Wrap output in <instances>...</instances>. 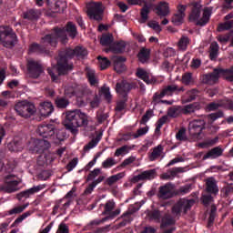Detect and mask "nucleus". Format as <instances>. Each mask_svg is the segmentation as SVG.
I'll return each mask as SVG.
<instances>
[{
	"mask_svg": "<svg viewBox=\"0 0 233 233\" xmlns=\"http://www.w3.org/2000/svg\"><path fill=\"white\" fill-rule=\"evenodd\" d=\"M88 56L86 48L77 46L74 49L66 48L60 50L57 59V71L59 76H65L68 71L74 68L70 59L77 57L78 59H85Z\"/></svg>",
	"mask_w": 233,
	"mask_h": 233,
	"instance_id": "1",
	"label": "nucleus"
},
{
	"mask_svg": "<svg viewBox=\"0 0 233 233\" xmlns=\"http://www.w3.org/2000/svg\"><path fill=\"white\" fill-rule=\"evenodd\" d=\"M63 124L66 130H69L73 136H76L79 132V130H77L79 127H86L88 125V117L85 113H81V111L77 109L67 111Z\"/></svg>",
	"mask_w": 233,
	"mask_h": 233,
	"instance_id": "2",
	"label": "nucleus"
},
{
	"mask_svg": "<svg viewBox=\"0 0 233 233\" xmlns=\"http://www.w3.org/2000/svg\"><path fill=\"white\" fill-rule=\"evenodd\" d=\"M50 46L53 48L57 46L56 37L52 35V33H49L42 37L40 44H31L29 46V54L50 56Z\"/></svg>",
	"mask_w": 233,
	"mask_h": 233,
	"instance_id": "3",
	"label": "nucleus"
},
{
	"mask_svg": "<svg viewBox=\"0 0 233 233\" xmlns=\"http://www.w3.org/2000/svg\"><path fill=\"white\" fill-rule=\"evenodd\" d=\"M71 39H75L76 35H77V27L72 22H68L65 27H54L51 31V35L56 40V45L60 39L61 43H66L68 41V36Z\"/></svg>",
	"mask_w": 233,
	"mask_h": 233,
	"instance_id": "4",
	"label": "nucleus"
},
{
	"mask_svg": "<svg viewBox=\"0 0 233 233\" xmlns=\"http://www.w3.org/2000/svg\"><path fill=\"white\" fill-rule=\"evenodd\" d=\"M212 15V10L209 8H205L203 15L201 17V5L195 3L192 5L191 13L189 15V21H197V26H207L210 21V16ZM199 17H201L199 19Z\"/></svg>",
	"mask_w": 233,
	"mask_h": 233,
	"instance_id": "5",
	"label": "nucleus"
},
{
	"mask_svg": "<svg viewBox=\"0 0 233 233\" xmlns=\"http://www.w3.org/2000/svg\"><path fill=\"white\" fill-rule=\"evenodd\" d=\"M0 43L5 48H14L17 45V35L9 25L0 26Z\"/></svg>",
	"mask_w": 233,
	"mask_h": 233,
	"instance_id": "6",
	"label": "nucleus"
},
{
	"mask_svg": "<svg viewBox=\"0 0 233 233\" xmlns=\"http://www.w3.org/2000/svg\"><path fill=\"white\" fill-rule=\"evenodd\" d=\"M15 110L21 117H31L35 114V106L30 102H19L15 106Z\"/></svg>",
	"mask_w": 233,
	"mask_h": 233,
	"instance_id": "7",
	"label": "nucleus"
},
{
	"mask_svg": "<svg viewBox=\"0 0 233 233\" xmlns=\"http://www.w3.org/2000/svg\"><path fill=\"white\" fill-rule=\"evenodd\" d=\"M219 77L225 78V71L221 67L213 69L212 73L202 76V83L204 85H216L219 81Z\"/></svg>",
	"mask_w": 233,
	"mask_h": 233,
	"instance_id": "8",
	"label": "nucleus"
},
{
	"mask_svg": "<svg viewBox=\"0 0 233 233\" xmlns=\"http://www.w3.org/2000/svg\"><path fill=\"white\" fill-rule=\"evenodd\" d=\"M205 120L197 119L189 123L188 132L189 136L194 139H201V132L205 130Z\"/></svg>",
	"mask_w": 233,
	"mask_h": 233,
	"instance_id": "9",
	"label": "nucleus"
},
{
	"mask_svg": "<svg viewBox=\"0 0 233 233\" xmlns=\"http://www.w3.org/2000/svg\"><path fill=\"white\" fill-rule=\"evenodd\" d=\"M194 205V199H185L180 198L172 208V211L176 216H181V212L183 214H187L190 208H192V206Z\"/></svg>",
	"mask_w": 233,
	"mask_h": 233,
	"instance_id": "10",
	"label": "nucleus"
},
{
	"mask_svg": "<svg viewBox=\"0 0 233 233\" xmlns=\"http://www.w3.org/2000/svg\"><path fill=\"white\" fill-rule=\"evenodd\" d=\"M27 72L30 77L37 79L45 70L43 69V65H41L39 61L31 59L27 61Z\"/></svg>",
	"mask_w": 233,
	"mask_h": 233,
	"instance_id": "11",
	"label": "nucleus"
},
{
	"mask_svg": "<svg viewBox=\"0 0 233 233\" xmlns=\"http://www.w3.org/2000/svg\"><path fill=\"white\" fill-rule=\"evenodd\" d=\"M103 6L101 3H92L87 7V15L95 21H103Z\"/></svg>",
	"mask_w": 233,
	"mask_h": 233,
	"instance_id": "12",
	"label": "nucleus"
},
{
	"mask_svg": "<svg viewBox=\"0 0 233 233\" xmlns=\"http://www.w3.org/2000/svg\"><path fill=\"white\" fill-rule=\"evenodd\" d=\"M37 134L46 139L56 138V125L44 124L38 127Z\"/></svg>",
	"mask_w": 233,
	"mask_h": 233,
	"instance_id": "13",
	"label": "nucleus"
},
{
	"mask_svg": "<svg viewBox=\"0 0 233 233\" xmlns=\"http://www.w3.org/2000/svg\"><path fill=\"white\" fill-rule=\"evenodd\" d=\"M50 147V142L45 139H35L30 147L29 150L33 152V154H43L45 150H48Z\"/></svg>",
	"mask_w": 233,
	"mask_h": 233,
	"instance_id": "14",
	"label": "nucleus"
},
{
	"mask_svg": "<svg viewBox=\"0 0 233 233\" xmlns=\"http://www.w3.org/2000/svg\"><path fill=\"white\" fill-rule=\"evenodd\" d=\"M174 196V185L172 183H167L159 187L157 193L159 199H171Z\"/></svg>",
	"mask_w": 233,
	"mask_h": 233,
	"instance_id": "15",
	"label": "nucleus"
},
{
	"mask_svg": "<svg viewBox=\"0 0 233 233\" xmlns=\"http://www.w3.org/2000/svg\"><path fill=\"white\" fill-rule=\"evenodd\" d=\"M45 185H38L34 186L33 187L29 189H25L16 195L18 201H23V199H28L31 196H34V194H37V192H41L43 188H45Z\"/></svg>",
	"mask_w": 233,
	"mask_h": 233,
	"instance_id": "16",
	"label": "nucleus"
},
{
	"mask_svg": "<svg viewBox=\"0 0 233 233\" xmlns=\"http://www.w3.org/2000/svg\"><path fill=\"white\" fill-rule=\"evenodd\" d=\"M157 176V171L156 169H149L143 171L142 173L138 174L137 176L133 177L132 183H138V181H145V180H152Z\"/></svg>",
	"mask_w": 233,
	"mask_h": 233,
	"instance_id": "17",
	"label": "nucleus"
},
{
	"mask_svg": "<svg viewBox=\"0 0 233 233\" xmlns=\"http://www.w3.org/2000/svg\"><path fill=\"white\" fill-rule=\"evenodd\" d=\"M121 214V209H116L115 211H111L108 217H106L102 219H95L92 220L87 226V230H92L94 227H98V225H101V223H105L107 219H114L116 216H119Z\"/></svg>",
	"mask_w": 233,
	"mask_h": 233,
	"instance_id": "18",
	"label": "nucleus"
},
{
	"mask_svg": "<svg viewBox=\"0 0 233 233\" xmlns=\"http://www.w3.org/2000/svg\"><path fill=\"white\" fill-rule=\"evenodd\" d=\"M136 76L138 79H142V81L147 85H154V83H156V78H154L153 76L144 68L138 67L137 69Z\"/></svg>",
	"mask_w": 233,
	"mask_h": 233,
	"instance_id": "19",
	"label": "nucleus"
},
{
	"mask_svg": "<svg viewBox=\"0 0 233 233\" xmlns=\"http://www.w3.org/2000/svg\"><path fill=\"white\" fill-rule=\"evenodd\" d=\"M14 177H15L13 175H7L5 177V187L6 192L12 193L17 190V185H19V181L15 180Z\"/></svg>",
	"mask_w": 233,
	"mask_h": 233,
	"instance_id": "20",
	"label": "nucleus"
},
{
	"mask_svg": "<svg viewBox=\"0 0 233 233\" xmlns=\"http://www.w3.org/2000/svg\"><path fill=\"white\" fill-rule=\"evenodd\" d=\"M116 90L117 94L122 96V97L128 98V92L132 90V84L125 81H123L122 83H116Z\"/></svg>",
	"mask_w": 233,
	"mask_h": 233,
	"instance_id": "21",
	"label": "nucleus"
},
{
	"mask_svg": "<svg viewBox=\"0 0 233 233\" xmlns=\"http://www.w3.org/2000/svg\"><path fill=\"white\" fill-rule=\"evenodd\" d=\"M221 156H223V148L218 146L207 152L202 159L203 161H206V159H218V157H221Z\"/></svg>",
	"mask_w": 233,
	"mask_h": 233,
	"instance_id": "22",
	"label": "nucleus"
},
{
	"mask_svg": "<svg viewBox=\"0 0 233 233\" xmlns=\"http://www.w3.org/2000/svg\"><path fill=\"white\" fill-rule=\"evenodd\" d=\"M162 96H172V94H180V92H185V87L178 86L177 85H169L164 87L162 90Z\"/></svg>",
	"mask_w": 233,
	"mask_h": 233,
	"instance_id": "23",
	"label": "nucleus"
},
{
	"mask_svg": "<svg viewBox=\"0 0 233 233\" xmlns=\"http://www.w3.org/2000/svg\"><path fill=\"white\" fill-rule=\"evenodd\" d=\"M155 11L158 17H167L170 14V9L168 7V3L160 2L156 7Z\"/></svg>",
	"mask_w": 233,
	"mask_h": 233,
	"instance_id": "24",
	"label": "nucleus"
},
{
	"mask_svg": "<svg viewBox=\"0 0 233 233\" xmlns=\"http://www.w3.org/2000/svg\"><path fill=\"white\" fill-rule=\"evenodd\" d=\"M39 111L42 117H48L54 112V105L52 102H44L40 104Z\"/></svg>",
	"mask_w": 233,
	"mask_h": 233,
	"instance_id": "25",
	"label": "nucleus"
},
{
	"mask_svg": "<svg viewBox=\"0 0 233 233\" xmlns=\"http://www.w3.org/2000/svg\"><path fill=\"white\" fill-rule=\"evenodd\" d=\"M152 4L145 2L143 7L140 9V23H147L148 21V15H150V9Z\"/></svg>",
	"mask_w": 233,
	"mask_h": 233,
	"instance_id": "26",
	"label": "nucleus"
},
{
	"mask_svg": "<svg viewBox=\"0 0 233 233\" xmlns=\"http://www.w3.org/2000/svg\"><path fill=\"white\" fill-rule=\"evenodd\" d=\"M206 190L208 194H218L219 192V187H218V184L216 183V179L208 178L206 181Z\"/></svg>",
	"mask_w": 233,
	"mask_h": 233,
	"instance_id": "27",
	"label": "nucleus"
},
{
	"mask_svg": "<svg viewBox=\"0 0 233 233\" xmlns=\"http://www.w3.org/2000/svg\"><path fill=\"white\" fill-rule=\"evenodd\" d=\"M125 61H127V58H125L124 56H118L115 59L114 68L116 72H117V74H123V72L127 70L125 64H123L125 63Z\"/></svg>",
	"mask_w": 233,
	"mask_h": 233,
	"instance_id": "28",
	"label": "nucleus"
},
{
	"mask_svg": "<svg viewBox=\"0 0 233 233\" xmlns=\"http://www.w3.org/2000/svg\"><path fill=\"white\" fill-rule=\"evenodd\" d=\"M137 210H139V208L131 206V208H129L127 211L123 213L122 218H124V220L120 225H127V223H130V221H132V215L136 214Z\"/></svg>",
	"mask_w": 233,
	"mask_h": 233,
	"instance_id": "29",
	"label": "nucleus"
},
{
	"mask_svg": "<svg viewBox=\"0 0 233 233\" xmlns=\"http://www.w3.org/2000/svg\"><path fill=\"white\" fill-rule=\"evenodd\" d=\"M183 115V106H172L167 109V116L169 117H179Z\"/></svg>",
	"mask_w": 233,
	"mask_h": 233,
	"instance_id": "30",
	"label": "nucleus"
},
{
	"mask_svg": "<svg viewBox=\"0 0 233 233\" xmlns=\"http://www.w3.org/2000/svg\"><path fill=\"white\" fill-rule=\"evenodd\" d=\"M198 94L199 90H198L197 88H193L191 90L187 91L184 96L185 103H192V101H196Z\"/></svg>",
	"mask_w": 233,
	"mask_h": 233,
	"instance_id": "31",
	"label": "nucleus"
},
{
	"mask_svg": "<svg viewBox=\"0 0 233 233\" xmlns=\"http://www.w3.org/2000/svg\"><path fill=\"white\" fill-rule=\"evenodd\" d=\"M55 105L56 108L65 109L70 105V100L66 96H57L55 99Z\"/></svg>",
	"mask_w": 233,
	"mask_h": 233,
	"instance_id": "32",
	"label": "nucleus"
},
{
	"mask_svg": "<svg viewBox=\"0 0 233 233\" xmlns=\"http://www.w3.org/2000/svg\"><path fill=\"white\" fill-rule=\"evenodd\" d=\"M125 48H127L125 41L116 42L110 46V50H112L114 54H123V52H125Z\"/></svg>",
	"mask_w": 233,
	"mask_h": 233,
	"instance_id": "33",
	"label": "nucleus"
},
{
	"mask_svg": "<svg viewBox=\"0 0 233 233\" xmlns=\"http://www.w3.org/2000/svg\"><path fill=\"white\" fill-rule=\"evenodd\" d=\"M102 137H103V132L98 133L95 138H93L87 145L84 147V150L86 152L97 147V144L101 141Z\"/></svg>",
	"mask_w": 233,
	"mask_h": 233,
	"instance_id": "34",
	"label": "nucleus"
},
{
	"mask_svg": "<svg viewBox=\"0 0 233 233\" xmlns=\"http://www.w3.org/2000/svg\"><path fill=\"white\" fill-rule=\"evenodd\" d=\"M137 58L140 63H147L150 59V50L145 47L141 48L137 54Z\"/></svg>",
	"mask_w": 233,
	"mask_h": 233,
	"instance_id": "35",
	"label": "nucleus"
},
{
	"mask_svg": "<svg viewBox=\"0 0 233 233\" xmlns=\"http://www.w3.org/2000/svg\"><path fill=\"white\" fill-rule=\"evenodd\" d=\"M147 133L148 126H146L145 127H140L139 129H137L136 133H128L126 136L133 137V139H137V137H143V136H147Z\"/></svg>",
	"mask_w": 233,
	"mask_h": 233,
	"instance_id": "36",
	"label": "nucleus"
},
{
	"mask_svg": "<svg viewBox=\"0 0 233 233\" xmlns=\"http://www.w3.org/2000/svg\"><path fill=\"white\" fill-rule=\"evenodd\" d=\"M219 141V137H216L214 138H208L204 142L198 144L200 148H208L210 147H214Z\"/></svg>",
	"mask_w": 233,
	"mask_h": 233,
	"instance_id": "37",
	"label": "nucleus"
},
{
	"mask_svg": "<svg viewBox=\"0 0 233 233\" xmlns=\"http://www.w3.org/2000/svg\"><path fill=\"white\" fill-rule=\"evenodd\" d=\"M125 177V172H120L116 175H113L106 178V183L108 185V187H112L115 183H117L119 179H123Z\"/></svg>",
	"mask_w": 233,
	"mask_h": 233,
	"instance_id": "38",
	"label": "nucleus"
},
{
	"mask_svg": "<svg viewBox=\"0 0 233 233\" xmlns=\"http://www.w3.org/2000/svg\"><path fill=\"white\" fill-rule=\"evenodd\" d=\"M172 225H176V219L170 216H166L162 218L160 228L161 230H165L167 227H170Z\"/></svg>",
	"mask_w": 233,
	"mask_h": 233,
	"instance_id": "39",
	"label": "nucleus"
},
{
	"mask_svg": "<svg viewBox=\"0 0 233 233\" xmlns=\"http://www.w3.org/2000/svg\"><path fill=\"white\" fill-rule=\"evenodd\" d=\"M114 43V36L111 34H104L100 38L102 46H110Z\"/></svg>",
	"mask_w": 233,
	"mask_h": 233,
	"instance_id": "40",
	"label": "nucleus"
},
{
	"mask_svg": "<svg viewBox=\"0 0 233 233\" xmlns=\"http://www.w3.org/2000/svg\"><path fill=\"white\" fill-rule=\"evenodd\" d=\"M23 17L28 21H35V19H39V15H37V11L35 9H29L24 13Z\"/></svg>",
	"mask_w": 233,
	"mask_h": 233,
	"instance_id": "41",
	"label": "nucleus"
},
{
	"mask_svg": "<svg viewBox=\"0 0 233 233\" xmlns=\"http://www.w3.org/2000/svg\"><path fill=\"white\" fill-rule=\"evenodd\" d=\"M162 152H163V146H157L154 147L152 153L149 155V160L156 161L157 157H161Z\"/></svg>",
	"mask_w": 233,
	"mask_h": 233,
	"instance_id": "42",
	"label": "nucleus"
},
{
	"mask_svg": "<svg viewBox=\"0 0 233 233\" xmlns=\"http://www.w3.org/2000/svg\"><path fill=\"white\" fill-rule=\"evenodd\" d=\"M218 52H219V46L218 43L211 44L209 51V58L211 61H216V59H218Z\"/></svg>",
	"mask_w": 233,
	"mask_h": 233,
	"instance_id": "43",
	"label": "nucleus"
},
{
	"mask_svg": "<svg viewBox=\"0 0 233 233\" xmlns=\"http://www.w3.org/2000/svg\"><path fill=\"white\" fill-rule=\"evenodd\" d=\"M66 128L58 129L56 132L55 131V137H56L57 141L61 143L62 141H65L66 139H68V134L66 133Z\"/></svg>",
	"mask_w": 233,
	"mask_h": 233,
	"instance_id": "44",
	"label": "nucleus"
},
{
	"mask_svg": "<svg viewBox=\"0 0 233 233\" xmlns=\"http://www.w3.org/2000/svg\"><path fill=\"white\" fill-rule=\"evenodd\" d=\"M147 217L153 221H161V211L158 209L149 210L147 212Z\"/></svg>",
	"mask_w": 233,
	"mask_h": 233,
	"instance_id": "45",
	"label": "nucleus"
},
{
	"mask_svg": "<svg viewBox=\"0 0 233 233\" xmlns=\"http://www.w3.org/2000/svg\"><path fill=\"white\" fill-rule=\"evenodd\" d=\"M26 207H28V204L15 207L8 211H5V216H14V214H21Z\"/></svg>",
	"mask_w": 233,
	"mask_h": 233,
	"instance_id": "46",
	"label": "nucleus"
},
{
	"mask_svg": "<svg viewBox=\"0 0 233 233\" xmlns=\"http://www.w3.org/2000/svg\"><path fill=\"white\" fill-rule=\"evenodd\" d=\"M7 147L10 152H21V150H23V147L19 141L10 142Z\"/></svg>",
	"mask_w": 233,
	"mask_h": 233,
	"instance_id": "47",
	"label": "nucleus"
},
{
	"mask_svg": "<svg viewBox=\"0 0 233 233\" xmlns=\"http://www.w3.org/2000/svg\"><path fill=\"white\" fill-rule=\"evenodd\" d=\"M101 96H104V99L110 103L112 101V94H110V87L103 86L100 90Z\"/></svg>",
	"mask_w": 233,
	"mask_h": 233,
	"instance_id": "48",
	"label": "nucleus"
},
{
	"mask_svg": "<svg viewBox=\"0 0 233 233\" xmlns=\"http://www.w3.org/2000/svg\"><path fill=\"white\" fill-rule=\"evenodd\" d=\"M128 101L127 97H122V100H119L116 103L115 110L116 112H123L127 108V102Z\"/></svg>",
	"mask_w": 233,
	"mask_h": 233,
	"instance_id": "49",
	"label": "nucleus"
},
{
	"mask_svg": "<svg viewBox=\"0 0 233 233\" xmlns=\"http://www.w3.org/2000/svg\"><path fill=\"white\" fill-rule=\"evenodd\" d=\"M153 116H154V111L152 109L147 110L140 120V125H147V123L150 121V118Z\"/></svg>",
	"mask_w": 233,
	"mask_h": 233,
	"instance_id": "50",
	"label": "nucleus"
},
{
	"mask_svg": "<svg viewBox=\"0 0 233 233\" xmlns=\"http://www.w3.org/2000/svg\"><path fill=\"white\" fill-rule=\"evenodd\" d=\"M116 203L114 200H108L105 205L104 216H110L112 209L115 208Z\"/></svg>",
	"mask_w": 233,
	"mask_h": 233,
	"instance_id": "51",
	"label": "nucleus"
},
{
	"mask_svg": "<svg viewBox=\"0 0 233 233\" xmlns=\"http://www.w3.org/2000/svg\"><path fill=\"white\" fill-rule=\"evenodd\" d=\"M194 112H196L195 104H189L182 106V114H184V116H188V114H194Z\"/></svg>",
	"mask_w": 233,
	"mask_h": 233,
	"instance_id": "52",
	"label": "nucleus"
},
{
	"mask_svg": "<svg viewBox=\"0 0 233 233\" xmlns=\"http://www.w3.org/2000/svg\"><path fill=\"white\" fill-rule=\"evenodd\" d=\"M86 77L92 86L97 85V79L96 78V72L94 70H88L86 72Z\"/></svg>",
	"mask_w": 233,
	"mask_h": 233,
	"instance_id": "53",
	"label": "nucleus"
},
{
	"mask_svg": "<svg viewBox=\"0 0 233 233\" xmlns=\"http://www.w3.org/2000/svg\"><path fill=\"white\" fill-rule=\"evenodd\" d=\"M97 59L99 61L101 70H106V68L111 65L110 60L106 57L98 56Z\"/></svg>",
	"mask_w": 233,
	"mask_h": 233,
	"instance_id": "54",
	"label": "nucleus"
},
{
	"mask_svg": "<svg viewBox=\"0 0 233 233\" xmlns=\"http://www.w3.org/2000/svg\"><path fill=\"white\" fill-rule=\"evenodd\" d=\"M163 97H165V95H163L162 91L160 93H155L152 100V104L154 105V106L159 104H163Z\"/></svg>",
	"mask_w": 233,
	"mask_h": 233,
	"instance_id": "55",
	"label": "nucleus"
},
{
	"mask_svg": "<svg viewBox=\"0 0 233 233\" xmlns=\"http://www.w3.org/2000/svg\"><path fill=\"white\" fill-rule=\"evenodd\" d=\"M220 194H221L222 198H228V196H232V194H233V185L224 187L221 189Z\"/></svg>",
	"mask_w": 233,
	"mask_h": 233,
	"instance_id": "56",
	"label": "nucleus"
},
{
	"mask_svg": "<svg viewBox=\"0 0 233 233\" xmlns=\"http://www.w3.org/2000/svg\"><path fill=\"white\" fill-rule=\"evenodd\" d=\"M231 28H233V20L218 25V32H223L224 30H230Z\"/></svg>",
	"mask_w": 233,
	"mask_h": 233,
	"instance_id": "57",
	"label": "nucleus"
},
{
	"mask_svg": "<svg viewBox=\"0 0 233 233\" xmlns=\"http://www.w3.org/2000/svg\"><path fill=\"white\" fill-rule=\"evenodd\" d=\"M176 138L177 141H187L188 138L187 137V130L185 128H181L176 135Z\"/></svg>",
	"mask_w": 233,
	"mask_h": 233,
	"instance_id": "58",
	"label": "nucleus"
},
{
	"mask_svg": "<svg viewBox=\"0 0 233 233\" xmlns=\"http://www.w3.org/2000/svg\"><path fill=\"white\" fill-rule=\"evenodd\" d=\"M189 43L190 39H188L187 36H182L178 41V46L181 48V50H187V46H188Z\"/></svg>",
	"mask_w": 233,
	"mask_h": 233,
	"instance_id": "59",
	"label": "nucleus"
},
{
	"mask_svg": "<svg viewBox=\"0 0 233 233\" xmlns=\"http://www.w3.org/2000/svg\"><path fill=\"white\" fill-rule=\"evenodd\" d=\"M128 152H130V147L123 146L116 150L115 156L116 157H119L122 154H128Z\"/></svg>",
	"mask_w": 233,
	"mask_h": 233,
	"instance_id": "60",
	"label": "nucleus"
},
{
	"mask_svg": "<svg viewBox=\"0 0 233 233\" xmlns=\"http://www.w3.org/2000/svg\"><path fill=\"white\" fill-rule=\"evenodd\" d=\"M30 216V211H27L25 213H23L20 217H18L13 223L14 227H17L19 223H23L26 218Z\"/></svg>",
	"mask_w": 233,
	"mask_h": 233,
	"instance_id": "61",
	"label": "nucleus"
},
{
	"mask_svg": "<svg viewBox=\"0 0 233 233\" xmlns=\"http://www.w3.org/2000/svg\"><path fill=\"white\" fill-rule=\"evenodd\" d=\"M116 165V160L113 157L106 158L103 163V168H112Z\"/></svg>",
	"mask_w": 233,
	"mask_h": 233,
	"instance_id": "62",
	"label": "nucleus"
},
{
	"mask_svg": "<svg viewBox=\"0 0 233 233\" xmlns=\"http://www.w3.org/2000/svg\"><path fill=\"white\" fill-rule=\"evenodd\" d=\"M183 16L182 15L175 14L172 17V23H174L177 26H179V25L183 24Z\"/></svg>",
	"mask_w": 233,
	"mask_h": 233,
	"instance_id": "63",
	"label": "nucleus"
},
{
	"mask_svg": "<svg viewBox=\"0 0 233 233\" xmlns=\"http://www.w3.org/2000/svg\"><path fill=\"white\" fill-rule=\"evenodd\" d=\"M70 229L68 228V226H66V224L65 223H61L58 226V229L56 230V233H69Z\"/></svg>",
	"mask_w": 233,
	"mask_h": 233,
	"instance_id": "64",
	"label": "nucleus"
}]
</instances>
